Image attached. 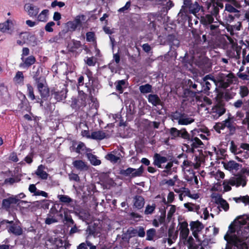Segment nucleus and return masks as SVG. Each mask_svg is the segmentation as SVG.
Here are the masks:
<instances>
[{
	"label": "nucleus",
	"mask_w": 249,
	"mask_h": 249,
	"mask_svg": "<svg viewBox=\"0 0 249 249\" xmlns=\"http://www.w3.org/2000/svg\"><path fill=\"white\" fill-rule=\"evenodd\" d=\"M239 223L242 225L239 230L235 228L234 230H229L224 236L227 241L225 249H248V239L249 237V228L243 226L246 222L240 218Z\"/></svg>",
	"instance_id": "nucleus-1"
},
{
	"label": "nucleus",
	"mask_w": 249,
	"mask_h": 249,
	"mask_svg": "<svg viewBox=\"0 0 249 249\" xmlns=\"http://www.w3.org/2000/svg\"><path fill=\"white\" fill-rule=\"evenodd\" d=\"M212 1L213 8L212 14L214 15L215 17H216L219 12V8L221 9L223 7V4L221 2L222 1L229 2V3L226 4L225 9V11L229 13H238L239 10L237 9L242 7V4L237 0H212Z\"/></svg>",
	"instance_id": "nucleus-2"
},
{
	"label": "nucleus",
	"mask_w": 249,
	"mask_h": 249,
	"mask_svg": "<svg viewBox=\"0 0 249 249\" xmlns=\"http://www.w3.org/2000/svg\"><path fill=\"white\" fill-rule=\"evenodd\" d=\"M235 77L231 72L228 71L220 73L217 76L218 86L223 88H227L230 84L233 82Z\"/></svg>",
	"instance_id": "nucleus-3"
},
{
	"label": "nucleus",
	"mask_w": 249,
	"mask_h": 249,
	"mask_svg": "<svg viewBox=\"0 0 249 249\" xmlns=\"http://www.w3.org/2000/svg\"><path fill=\"white\" fill-rule=\"evenodd\" d=\"M185 208L187 209L189 211L196 212L201 218L206 220L209 216V213L207 208L201 207L200 208L199 205L192 203H186L184 204Z\"/></svg>",
	"instance_id": "nucleus-4"
},
{
	"label": "nucleus",
	"mask_w": 249,
	"mask_h": 249,
	"mask_svg": "<svg viewBox=\"0 0 249 249\" xmlns=\"http://www.w3.org/2000/svg\"><path fill=\"white\" fill-rule=\"evenodd\" d=\"M246 183L245 178L243 176H238L232 178L229 181L224 180L223 185L224 191L227 192L231 190V185L236 186V187L240 186L244 187L246 185Z\"/></svg>",
	"instance_id": "nucleus-5"
},
{
	"label": "nucleus",
	"mask_w": 249,
	"mask_h": 249,
	"mask_svg": "<svg viewBox=\"0 0 249 249\" xmlns=\"http://www.w3.org/2000/svg\"><path fill=\"white\" fill-rule=\"evenodd\" d=\"M172 120L174 122H178L180 125H187L191 124L194 121L188 115L179 111H176L171 115Z\"/></svg>",
	"instance_id": "nucleus-6"
},
{
	"label": "nucleus",
	"mask_w": 249,
	"mask_h": 249,
	"mask_svg": "<svg viewBox=\"0 0 249 249\" xmlns=\"http://www.w3.org/2000/svg\"><path fill=\"white\" fill-rule=\"evenodd\" d=\"M85 20L84 15L76 16L73 20L69 21L66 24V27L70 31L73 32L80 29L82 26V22Z\"/></svg>",
	"instance_id": "nucleus-7"
},
{
	"label": "nucleus",
	"mask_w": 249,
	"mask_h": 249,
	"mask_svg": "<svg viewBox=\"0 0 249 249\" xmlns=\"http://www.w3.org/2000/svg\"><path fill=\"white\" fill-rule=\"evenodd\" d=\"M38 91L42 98H46L49 95V89L45 79L43 77L35 78Z\"/></svg>",
	"instance_id": "nucleus-8"
},
{
	"label": "nucleus",
	"mask_w": 249,
	"mask_h": 249,
	"mask_svg": "<svg viewBox=\"0 0 249 249\" xmlns=\"http://www.w3.org/2000/svg\"><path fill=\"white\" fill-rule=\"evenodd\" d=\"M70 149L71 152H75L78 154L85 152L87 154L91 151L90 148H88L86 146L84 143L76 141H72V145L70 146Z\"/></svg>",
	"instance_id": "nucleus-9"
},
{
	"label": "nucleus",
	"mask_w": 249,
	"mask_h": 249,
	"mask_svg": "<svg viewBox=\"0 0 249 249\" xmlns=\"http://www.w3.org/2000/svg\"><path fill=\"white\" fill-rule=\"evenodd\" d=\"M231 151L235 155V159L242 162L243 159L247 158V153L243 151L240 148H237L233 142H231L230 146Z\"/></svg>",
	"instance_id": "nucleus-10"
},
{
	"label": "nucleus",
	"mask_w": 249,
	"mask_h": 249,
	"mask_svg": "<svg viewBox=\"0 0 249 249\" xmlns=\"http://www.w3.org/2000/svg\"><path fill=\"white\" fill-rule=\"evenodd\" d=\"M170 133L171 139H175L178 137L190 140V136L185 129L178 130L176 128L172 127L170 129Z\"/></svg>",
	"instance_id": "nucleus-11"
},
{
	"label": "nucleus",
	"mask_w": 249,
	"mask_h": 249,
	"mask_svg": "<svg viewBox=\"0 0 249 249\" xmlns=\"http://www.w3.org/2000/svg\"><path fill=\"white\" fill-rule=\"evenodd\" d=\"M224 168L232 173H235L240 169L242 165L236 162L234 160H230L224 164Z\"/></svg>",
	"instance_id": "nucleus-12"
},
{
	"label": "nucleus",
	"mask_w": 249,
	"mask_h": 249,
	"mask_svg": "<svg viewBox=\"0 0 249 249\" xmlns=\"http://www.w3.org/2000/svg\"><path fill=\"white\" fill-rule=\"evenodd\" d=\"M225 108L221 106H216L212 108L211 112V117L217 119L225 112Z\"/></svg>",
	"instance_id": "nucleus-13"
},
{
	"label": "nucleus",
	"mask_w": 249,
	"mask_h": 249,
	"mask_svg": "<svg viewBox=\"0 0 249 249\" xmlns=\"http://www.w3.org/2000/svg\"><path fill=\"white\" fill-rule=\"evenodd\" d=\"M190 226L194 237L200 241L198 237V232L203 229L202 225L198 222H192L190 223Z\"/></svg>",
	"instance_id": "nucleus-14"
},
{
	"label": "nucleus",
	"mask_w": 249,
	"mask_h": 249,
	"mask_svg": "<svg viewBox=\"0 0 249 249\" xmlns=\"http://www.w3.org/2000/svg\"><path fill=\"white\" fill-rule=\"evenodd\" d=\"M179 230L180 231L179 236L182 240H186L189 233V230L188 228V223L183 222L179 224Z\"/></svg>",
	"instance_id": "nucleus-15"
},
{
	"label": "nucleus",
	"mask_w": 249,
	"mask_h": 249,
	"mask_svg": "<svg viewBox=\"0 0 249 249\" xmlns=\"http://www.w3.org/2000/svg\"><path fill=\"white\" fill-rule=\"evenodd\" d=\"M208 80H210L213 83L215 84L216 86H218V84L217 83L216 80H214L213 77L209 75H207L204 77L203 78V81L201 83L203 88V89L205 91H207L210 89L212 85L211 83Z\"/></svg>",
	"instance_id": "nucleus-16"
},
{
	"label": "nucleus",
	"mask_w": 249,
	"mask_h": 249,
	"mask_svg": "<svg viewBox=\"0 0 249 249\" xmlns=\"http://www.w3.org/2000/svg\"><path fill=\"white\" fill-rule=\"evenodd\" d=\"M25 9L28 15L32 18L36 17L39 12V8L30 3L25 5Z\"/></svg>",
	"instance_id": "nucleus-17"
},
{
	"label": "nucleus",
	"mask_w": 249,
	"mask_h": 249,
	"mask_svg": "<svg viewBox=\"0 0 249 249\" xmlns=\"http://www.w3.org/2000/svg\"><path fill=\"white\" fill-rule=\"evenodd\" d=\"M153 159V164L159 168H162L161 164L165 163L167 161V158L158 153L155 154Z\"/></svg>",
	"instance_id": "nucleus-18"
},
{
	"label": "nucleus",
	"mask_w": 249,
	"mask_h": 249,
	"mask_svg": "<svg viewBox=\"0 0 249 249\" xmlns=\"http://www.w3.org/2000/svg\"><path fill=\"white\" fill-rule=\"evenodd\" d=\"M121 155L120 153L117 151H113L108 153L105 157V158L111 161V162L116 163L118 160H120Z\"/></svg>",
	"instance_id": "nucleus-19"
},
{
	"label": "nucleus",
	"mask_w": 249,
	"mask_h": 249,
	"mask_svg": "<svg viewBox=\"0 0 249 249\" xmlns=\"http://www.w3.org/2000/svg\"><path fill=\"white\" fill-rule=\"evenodd\" d=\"M15 21L7 19L4 23H0V31L5 33L10 30L14 25Z\"/></svg>",
	"instance_id": "nucleus-20"
},
{
	"label": "nucleus",
	"mask_w": 249,
	"mask_h": 249,
	"mask_svg": "<svg viewBox=\"0 0 249 249\" xmlns=\"http://www.w3.org/2000/svg\"><path fill=\"white\" fill-rule=\"evenodd\" d=\"M209 175L211 178H214L218 182H219L221 179H223L225 177V174L223 172L217 170L211 171L209 173Z\"/></svg>",
	"instance_id": "nucleus-21"
},
{
	"label": "nucleus",
	"mask_w": 249,
	"mask_h": 249,
	"mask_svg": "<svg viewBox=\"0 0 249 249\" xmlns=\"http://www.w3.org/2000/svg\"><path fill=\"white\" fill-rule=\"evenodd\" d=\"M72 165L77 170H87L88 168L87 164L82 160H76L72 162Z\"/></svg>",
	"instance_id": "nucleus-22"
},
{
	"label": "nucleus",
	"mask_w": 249,
	"mask_h": 249,
	"mask_svg": "<svg viewBox=\"0 0 249 249\" xmlns=\"http://www.w3.org/2000/svg\"><path fill=\"white\" fill-rule=\"evenodd\" d=\"M45 167L43 165L38 166L36 174L42 179H46L48 178V174L44 171Z\"/></svg>",
	"instance_id": "nucleus-23"
},
{
	"label": "nucleus",
	"mask_w": 249,
	"mask_h": 249,
	"mask_svg": "<svg viewBox=\"0 0 249 249\" xmlns=\"http://www.w3.org/2000/svg\"><path fill=\"white\" fill-rule=\"evenodd\" d=\"M107 136L106 133L103 131H93L91 134V139L96 140H101Z\"/></svg>",
	"instance_id": "nucleus-24"
},
{
	"label": "nucleus",
	"mask_w": 249,
	"mask_h": 249,
	"mask_svg": "<svg viewBox=\"0 0 249 249\" xmlns=\"http://www.w3.org/2000/svg\"><path fill=\"white\" fill-rule=\"evenodd\" d=\"M216 203L219 205L224 211H227L229 209V205L228 202L223 199L220 196H218L215 199Z\"/></svg>",
	"instance_id": "nucleus-25"
},
{
	"label": "nucleus",
	"mask_w": 249,
	"mask_h": 249,
	"mask_svg": "<svg viewBox=\"0 0 249 249\" xmlns=\"http://www.w3.org/2000/svg\"><path fill=\"white\" fill-rule=\"evenodd\" d=\"M241 27V23L238 22L234 25H228L226 27V29L231 35H233L235 34V32L240 30Z\"/></svg>",
	"instance_id": "nucleus-26"
},
{
	"label": "nucleus",
	"mask_w": 249,
	"mask_h": 249,
	"mask_svg": "<svg viewBox=\"0 0 249 249\" xmlns=\"http://www.w3.org/2000/svg\"><path fill=\"white\" fill-rule=\"evenodd\" d=\"M9 232L12 233L16 235H20L22 233V230L21 227L18 224H13L11 226L8 230Z\"/></svg>",
	"instance_id": "nucleus-27"
},
{
	"label": "nucleus",
	"mask_w": 249,
	"mask_h": 249,
	"mask_svg": "<svg viewBox=\"0 0 249 249\" xmlns=\"http://www.w3.org/2000/svg\"><path fill=\"white\" fill-rule=\"evenodd\" d=\"M24 77L23 72L18 71L13 78L14 82L15 84L19 85H23L24 84Z\"/></svg>",
	"instance_id": "nucleus-28"
},
{
	"label": "nucleus",
	"mask_w": 249,
	"mask_h": 249,
	"mask_svg": "<svg viewBox=\"0 0 249 249\" xmlns=\"http://www.w3.org/2000/svg\"><path fill=\"white\" fill-rule=\"evenodd\" d=\"M134 205L138 209L142 208L144 204V198L141 196H136L134 199Z\"/></svg>",
	"instance_id": "nucleus-29"
},
{
	"label": "nucleus",
	"mask_w": 249,
	"mask_h": 249,
	"mask_svg": "<svg viewBox=\"0 0 249 249\" xmlns=\"http://www.w3.org/2000/svg\"><path fill=\"white\" fill-rule=\"evenodd\" d=\"M148 102L153 106H157L160 104L161 101L157 95L149 94L148 97Z\"/></svg>",
	"instance_id": "nucleus-30"
},
{
	"label": "nucleus",
	"mask_w": 249,
	"mask_h": 249,
	"mask_svg": "<svg viewBox=\"0 0 249 249\" xmlns=\"http://www.w3.org/2000/svg\"><path fill=\"white\" fill-rule=\"evenodd\" d=\"M27 94L29 98L32 101L36 100V102L39 103L40 99L37 98L36 99L34 92L33 87L29 84H27Z\"/></svg>",
	"instance_id": "nucleus-31"
},
{
	"label": "nucleus",
	"mask_w": 249,
	"mask_h": 249,
	"mask_svg": "<svg viewBox=\"0 0 249 249\" xmlns=\"http://www.w3.org/2000/svg\"><path fill=\"white\" fill-rule=\"evenodd\" d=\"M87 156L91 164L96 166L101 164V160L97 159V157L89 152L87 154Z\"/></svg>",
	"instance_id": "nucleus-32"
},
{
	"label": "nucleus",
	"mask_w": 249,
	"mask_h": 249,
	"mask_svg": "<svg viewBox=\"0 0 249 249\" xmlns=\"http://www.w3.org/2000/svg\"><path fill=\"white\" fill-rule=\"evenodd\" d=\"M190 143L193 148L200 147L203 144L202 142L198 137H192L190 141Z\"/></svg>",
	"instance_id": "nucleus-33"
},
{
	"label": "nucleus",
	"mask_w": 249,
	"mask_h": 249,
	"mask_svg": "<svg viewBox=\"0 0 249 249\" xmlns=\"http://www.w3.org/2000/svg\"><path fill=\"white\" fill-rule=\"evenodd\" d=\"M146 240L148 241H153L156 237V231L154 228H151L146 231Z\"/></svg>",
	"instance_id": "nucleus-34"
},
{
	"label": "nucleus",
	"mask_w": 249,
	"mask_h": 249,
	"mask_svg": "<svg viewBox=\"0 0 249 249\" xmlns=\"http://www.w3.org/2000/svg\"><path fill=\"white\" fill-rule=\"evenodd\" d=\"M21 59L24 62L23 65L28 67H29L34 64L36 61L35 57L32 55L29 56L25 59L23 58V57H21Z\"/></svg>",
	"instance_id": "nucleus-35"
},
{
	"label": "nucleus",
	"mask_w": 249,
	"mask_h": 249,
	"mask_svg": "<svg viewBox=\"0 0 249 249\" xmlns=\"http://www.w3.org/2000/svg\"><path fill=\"white\" fill-rule=\"evenodd\" d=\"M49 11L47 9L43 10L38 16L37 20L39 21L46 22L48 19Z\"/></svg>",
	"instance_id": "nucleus-36"
},
{
	"label": "nucleus",
	"mask_w": 249,
	"mask_h": 249,
	"mask_svg": "<svg viewBox=\"0 0 249 249\" xmlns=\"http://www.w3.org/2000/svg\"><path fill=\"white\" fill-rule=\"evenodd\" d=\"M165 215H161L153 220V225L155 227H158L160 224H163L165 221Z\"/></svg>",
	"instance_id": "nucleus-37"
},
{
	"label": "nucleus",
	"mask_w": 249,
	"mask_h": 249,
	"mask_svg": "<svg viewBox=\"0 0 249 249\" xmlns=\"http://www.w3.org/2000/svg\"><path fill=\"white\" fill-rule=\"evenodd\" d=\"M66 92L65 90L62 89L60 92L59 91H55L54 93V98L57 100V101H61L66 98Z\"/></svg>",
	"instance_id": "nucleus-38"
},
{
	"label": "nucleus",
	"mask_w": 249,
	"mask_h": 249,
	"mask_svg": "<svg viewBox=\"0 0 249 249\" xmlns=\"http://www.w3.org/2000/svg\"><path fill=\"white\" fill-rule=\"evenodd\" d=\"M140 91L142 93H148L152 91V86L148 84L142 85L139 87Z\"/></svg>",
	"instance_id": "nucleus-39"
},
{
	"label": "nucleus",
	"mask_w": 249,
	"mask_h": 249,
	"mask_svg": "<svg viewBox=\"0 0 249 249\" xmlns=\"http://www.w3.org/2000/svg\"><path fill=\"white\" fill-rule=\"evenodd\" d=\"M183 240L184 243L188 246L189 249H197L194 245V239L192 237H188L186 240Z\"/></svg>",
	"instance_id": "nucleus-40"
},
{
	"label": "nucleus",
	"mask_w": 249,
	"mask_h": 249,
	"mask_svg": "<svg viewBox=\"0 0 249 249\" xmlns=\"http://www.w3.org/2000/svg\"><path fill=\"white\" fill-rule=\"evenodd\" d=\"M213 21V18L211 15H206L201 17V21L204 24H209L212 23Z\"/></svg>",
	"instance_id": "nucleus-41"
},
{
	"label": "nucleus",
	"mask_w": 249,
	"mask_h": 249,
	"mask_svg": "<svg viewBox=\"0 0 249 249\" xmlns=\"http://www.w3.org/2000/svg\"><path fill=\"white\" fill-rule=\"evenodd\" d=\"M194 163L193 162L188 160H186L183 162L182 168L183 170L189 171L192 169Z\"/></svg>",
	"instance_id": "nucleus-42"
},
{
	"label": "nucleus",
	"mask_w": 249,
	"mask_h": 249,
	"mask_svg": "<svg viewBox=\"0 0 249 249\" xmlns=\"http://www.w3.org/2000/svg\"><path fill=\"white\" fill-rule=\"evenodd\" d=\"M35 204L38 207L43 208L44 209H48L49 206V203L47 200L36 201L35 202Z\"/></svg>",
	"instance_id": "nucleus-43"
},
{
	"label": "nucleus",
	"mask_w": 249,
	"mask_h": 249,
	"mask_svg": "<svg viewBox=\"0 0 249 249\" xmlns=\"http://www.w3.org/2000/svg\"><path fill=\"white\" fill-rule=\"evenodd\" d=\"M174 191L176 193H181L183 195V196H188L189 197L190 191L187 188L182 187L180 188H174Z\"/></svg>",
	"instance_id": "nucleus-44"
},
{
	"label": "nucleus",
	"mask_w": 249,
	"mask_h": 249,
	"mask_svg": "<svg viewBox=\"0 0 249 249\" xmlns=\"http://www.w3.org/2000/svg\"><path fill=\"white\" fill-rule=\"evenodd\" d=\"M249 63V53H247L246 49L242 50V64L245 65Z\"/></svg>",
	"instance_id": "nucleus-45"
},
{
	"label": "nucleus",
	"mask_w": 249,
	"mask_h": 249,
	"mask_svg": "<svg viewBox=\"0 0 249 249\" xmlns=\"http://www.w3.org/2000/svg\"><path fill=\"white\" fill-rule=\"evenodd\" d=\"M100 88V85L98 84L97 82H94L92 86V89H90V94L95 95L98 92V90Z\"/></svg>",
	"instance_id": "nucleus-46"
},
{
	"label": "nucleus",
	"mask_w": 249,
	"mask_h": 249,
	"mask_svg": "<svg viewBox=\"0 0 249 249\" xmlns=\"http://www.w3.org/2000/svg\"><path fill=\"white\" fill-rule=\"evenodd\" d=\"M143 169L142 166H141L140 168H139L138 169H137L133 168V171L132 172V174L131 177L134 178V177H136L141 176L142 175V173H143Z\"/></svg>",
	"instance_id": "nucleus-47"
},
{
	"label": "nucleus",
	"mask_w": 249,
	"mask_h": 249,
	"mask_svg": "<svg viewBox=\"0 0 249 249\" xmlns=\"http://www.w3.org/2000/svg\"><path fill=\"white\" fill-rule=\"evenodd\" d=\"M200 7L197 2H196L195 3L191 5L190 9L192 13L196 14L200 10Z\"/></svg>",
	"instance_id": "nucleus-48"
},
{
	"label": "nucleus",
	"mask_w": 249,
	"mask_h": 249,
	"mask_svg": "<svg viewBox=\"0 0 249 249\" xmlns=\"http://www.w3.org/2000/svg\"><path fill=\"white\" fill-rule=\"evenodd\" d=\"M84 60L86 63L89 66H94L96 63V60L93 57H86Z\"/></svg>",
	"instance_id": "nucleus-49"
},
{
	"label": "nucleus",
	"mask_w": 249,
	"mask_h": 249,
	"mask_svg": "<svg viewBox=\"0 0 249 249\" xmlns=\"http://www.w3.org/2000/svg\"><path fill=\"white\" fill-rule=\"evenodd\" d=\"M116 89L117 91H119L120 93H122L123 86L125 84V81L124 80L118 81L116 84Z\"/></svg>",
	"instance_id": "nucleus-50"
},
{
	"label": "nucleus",
	"mask_w": 249,
	"mask_h": 249,
	"mask_svg": "<svg viewBox=\"0 0 249 249\" xmlns=\"http://www.w3.org/2000/svg\"><path fill=\"white\" fill-rule=\"evenodd\" d=\"M239 93L242 98L247 96L249 93V90L248 88L246 86H241L240 87Z\"/></svg>",
	"instance_id": "nucleus-51"
},
{
	"label": "nucleus",
	"mask_w": 249,
	"mask_h": 249,
	"mask_svg": "<svg viewBox=\"0 0 249 249\" xmlns=\"http://www.w3.org/2000/svg\"><path fill=\"white\" fill-rule=\"evenodd\" d=\"M58 198L60 201L64 203H69L72 201V199L68 196L58 195Z\"/></svg>",
	"instance_id": "nucleus-52"
},
{
	"label": "nucleus",
	"mask_w": 249,
	"mask_h": 249,
	"mask_svg": "<svg viewBox=\"0 0 249 249\" xmlns=\"http://www.w3.org/2000/svg\"><path fill=\"white\" fill-rule=\"evenodd\" d=\"M126 234L129 238L137 236V229L133 228H129L126 231Z\"/></svg>",
	"instance_id": "nucleus-53"
},
{
	"label": "nucleus",
	"mask_w": 249,
	"mask_h": 249,
	"mask_svg": "<svg viewBox=\"0 0 249 249\" xmlns=\"http://www.w3.org/2000/svg\"><path fill=\"white\" fill-rule=\"evenodd\" d=\"M156 206L155 204H153L152 205H148L144 211V213L146 214H151L153 213L155 209Z\"/></svg>",
	"instance_id": "nucleus-54"
},
{
	"label": "nucleus",
	"mask_w": 249,
	"mask_h": 249,
	"mask_svg": "<svg viewBox=\"0 0 249 249\" xmlns=\"http://www.w3.org/2000/svg\"><path fill=\"white\" fill-rule=\"evenodd\" d=\"M223 18L227 22H231L234 19V17L233 16L230 14H227L225 12L223 14Z\"/></svg>",
	"instance_id": "nucleus-55"
},
{
	"label": "nucleus",
	"mask_w": 249,
	"mask_h": 249,
	"mask_svg": "<svg viewBox=\"0 0 249 249\" xmlns=\"http://www.w3.org/2000/svg\"><path fill=\"white\" fill-rule=\"evenodd\" d=\"M145 235L144 228L142 227H139L137 229V236L140 237H144Z\"/></svg>",
	"instance_id": "nucleus-56"
},
{
	"label": "nucleus",
	"mask_w": 249,
	"mask_h": 249,
	"mask_svg": "<svg viewBox=\"0 0 249 249\" xmlns=\"http://www.w3.org/2000/svg\"><path fill=\"white\" fill-rule=\"evenodd\" d=\"M177 180V176H175L172 179L165 180V184H167L169 186H173L175 184L176 181Z\"/></svg>",
	"instance_id": "nucleus-57"
},
{
	"label": "nucleus",
	"mask_w": 249,
	"mask_h": 249,
	"mask_svg": "<svg viewBox=\"0 0 249 249\" xmlns=\"http://www.w3.org/2000/svg\"><path fill=\"white\" fill-rule=\"evenodd\" d=\"M55 23L53 21L48 22L45 27V29L46 31L49 32H52L53 31V27L54 26Z\"/></svg>",
	"instance_id": "nucleus-58"
},
{
	"label": "nucleus",
	"mask_w": 249,
	"mask_h": 249,
	"mask_svg": "<svg viewBox=\"0 0 249 249\" xmlns=\"http://www.w3.org/2000/svg\"><path fill=\"white\" fill-rule=\"evenodd\" d=\"M176 212V206L175 205H171L170 210L167 213V218L170 219L173 215Z\"/></svg>",
	"instance_id": "nucleus-59"
},
{
	"label": "nucleus",
	"mask_w": 249,
	"mask_h": 249,
	"mask_svg": "<svg viewBox=\"0 0 249 249\" xmlns=\"http://www.w3.org/2000/svg\"><path fill=\"white\" fill-rule=\"evenodd\" d=\"M95 35L94 33L89 32L86 34V39L88 41H94Z\"/></svg>",
	"instance_id": "nucleus-60"
},
{
	"label": "nucleus",
	"mask_w": 249,
	"mask_h": 249,
	"mask_svg": "<svg viewBox=\"0 0 249 249\" xmlns=\"http://www.w3.org/2000/svg\"><path fill=\"white\" fill-rule=\"evenodd\" d=\"M69 178L70 180H74L75 181H79L80 179L78 175L74 173H71L69 174Z\"/></svg>",
	"instance_id": "nucleus-61"
},
{
	"label": "nucleus",
	"mask_w": 249,
	"mask_h": 249,
	"mask_svg": "<svg viewBox=\"0 0 249 249\" xmlns=\"http://www.w3.org/2000/svg\"><path fill=\"white\" fill-rule=\"evenodd\" d=\"M130 1H127L124 7L119 9L118 11L119 12H124L125 11L127 10L130 8Z\"/></svg>",
	"instance_id": "nucleus-62"
},
{
	"label": "nucleus",
	"mask_w": 249,
	"mask_h": 249,
	"mask_svg": "<svg viewBox=\"0 0 249 249\" xmlns=\"http://www.w3.org/2000/svg\"><path fill=\"white\" fill-rule=\"evenodd\" d=\"M71 44L72 45L71 47L72 49H78L81 46L80 41L77 40H73L71 42Z\"/></svg>",
	"instance_id": "nucleus-63"
},
{
	"label": "nucleus",
	"mask_w": 249,
	"mask_h": 249,
	"mask_svg": "<svg viewBox=\"0 0 249 249\" xmlns=\"http://www.w3.org/2000/svg\"><path fill=\"white\" fill-rule=\"evenodd\" d=\"M11 204L9 198L5 199L2 201V206L6 209L9 208Z\"/></svg>",
	"instance_id": "nucleus-64"
}]
</instances>
